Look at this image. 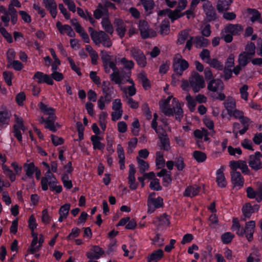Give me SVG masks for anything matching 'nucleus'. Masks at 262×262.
Instances as JSON below:
<instances>
[{
	"mask_svg": "<svg viewBox=\"0 0 262 262\" xmlns=\"http://www.w3.org/2000/svg\"><path fill=\"white\" fill-rule=\"evenodd\" d=\"M181 10L176 8L174 11H172L169 9V14L168 16L172 20H176L180 17H181L184 15V13H182Z\"/></svg>",
	"mask_w": 262,
	"mask_h": 262,
	"instance_id": "8fccbe9b",
	"label": "nucleus"
},
{
	"mask_svg": "<svg viewBox=\"0 0 262 262\" xmlns=\"http://www.w3.org/2000/svg\"><path fill=\"white\" fill-rule=\"evenodd\" d=\"M57 69V65L55 63H52V71H53L51 77L52 79H54L57 81H61L63 79V75L62 73L56 71Z\"/></svg>",
	"mask_w": 262,
	"mask_h": 262,
	"instance_id": "a19ab883",
	"label": "nucleus"
},
{
	"mask_svg": "<svg viewBox=\"0 0 262 262\" xmlns=\"http://www.w3.org/2000/svg\"><path fill=\"white\" fill-rule=\"evenodd\" d=\"M10 118V115L6 111L0 112V125L8 124L7 120Z\"/></svg>",
	"mask_w": 262,
	"mask_h": 262,
	"instance_id": "e2e57ef3",
	"label": "nucleus"
},
{
	"mask_svg": "<svg viewBox=\"0 0 262 262\" xmlns=\"http://www.w3.org/2000/svg\"><path fill=\"white\" fill-rule=\"evenodd\" d=\"M140 123L139 120L137 118H135L134 121L132 123V132L134 135L138 136L139 134V130L138 129L140 127Z\"/></svg>",
	"mask_w": 262,
	"mask_h": 262,
	"instance_id": "69168bd1",
	"label": "nucleus"
},
{
	"mask_svg": "<svg viewBox=\"0 0 262 262\" xmlns=\"http://www.w3.org/2000/svg\"><path fill=\"white\" fill-rule=\"evenodd\" d=\"M22 20L26 23L29 24L31 22L30 15L25 11L20 10L18 12Z\"/></svg>",
	"mask_w": 262,
	"mask_h": 262,
	"instance_id": "338daca9",
	"label": "nucleus"
},
{
	"mask_svg": "<svg viewBox=\"0 0 262 262\" xmlns=\"http://www.w3.org/2000/svg\"><path fill=\"white\" fill-rule=\"evenodd\" d=\"M56 26L61 34L66 33L69 36L74 37L76 34L72 27L69 25H62L61 23L58 21L56 24Z\"/></svg>",
	"mask_w": 262,
	"mask_h": 262,
	"instance_id": "aec40b11",
	"label": "nucleus"
},
{
	"mask_svg": "<svg viewBox=\"0 0 262 262\" xmlns=\"http://www.w3.org/2000/svg\"><path fill=\"white\" fill-rule=\"evenodd\" d=\"M149 187L151 189L156 191L162 189V187L160 185L159 180L157 178H154L152 179L150 183Z\"/></svg>",
	"mask_w": 262,
	"mask_h": 262,
	"instance_id": "052dcab7",
	"label": "nucleus"
},
{
	"mask_svg": "<svg viewBox=\"0 0 262 262\" xmlns=\"http://www.w3.org/2000/svg\"><path fill=\"white\" fill-rule=\"evenodd\" d=\"M43 4L50 12L52 16L55 18L57 15V5L54 0H43Z\"/></svg>",
	"mask_w": 262,
	"mask_h": 262,
	"instance_id": "393cba45",
	"label": "nucleus"
},
{
	"mask_svg": "<svg viewBox=\"0 0 262 262\" xmlns=\"http://www.w3.org/2000/svg\"><path fill=\"white\" fill-rule=\"evenodd\" d=\"M243 31V27L240 24H229L225 27L221 33L222 38L226 42H231L233 40V35H238Z\"/></svg>",
	"mask_w": 262,
	"mask_h": 262,
	"instance_id": "7ed1b4c3",
	"label": "nucleus"
},
{
	"mask_svg": "<svg viewBox=\"0 0 262 262\" xmlns=\"http://www.w3.org/2000/svg\"><path fill=\"white\" fill-rule=\"evenodd\" d=\"M247 12L248 14L252 15L250 20L252 22H254L260 18L261 16L259 11L255 9L248 8Z\"/></svg>",
	"mask_w": 262,
	"mask_h": 262,
	"instance_id": "09e8293b",
	"label": "nucleus"
},
{
	"mask_svg": "<svg viewBox=\"0 0 262 262\" xmlns=\"http://www.w3.org/2000/svg\"><path fill=\"white\" fill-rule=\"evenodd\" d=\"M260 157L261 154L258 151L255 152L254 155L250 156L248 162L249 166L254 170H258L261 168L262 164Z\"/></svg>",
	"mask_w": 262,
	"mask_h": 262,
	"instance_id": "dca6fc26",
	"label": "nucleus"
},
{
	"mask_svg": "<svg viewBox=\"0 0 262 262\" xmlns=\"http://www.w3.org/2000/svg\"><path fill=\"white\" fill-rule=\"evenodd\" d=\"M256 187V190L251 187L247 188V196L250 199H255L258 202H260L262 201V183L259 182H257Z\"/></svg>",
	"mask_w": 262,
	"mask_h": 262,
	"instance_id": "9d476101",
	"label": "nucleus"
},
{
	"mask_svg": "<svg viewBox=\"0 0 262 262\" xmlns=\"http://www.w3.org/2000/svg\"><path fill=\"white\" fill-rule=\"evenodd\" d=\"M160 140L162 145L161 149L166 151L170 150V141L167 136H165V137L160 138Z\"/></svg>",
	"mask_w": 262,
	"mask_h": 262,
	"instance_id": "5fc2aeb1",
	"label": "nucleus"
},
{
	"mask_svg": "<svg viewBox=\"0 0 262 262\" xmlns=\"http://www.w3.org/2000/svg\"><path fill=\"white\" fill-rule=\"evenodd\" d=\"M243 53H245L246 55L251 57L253 56L255 53V44L252 42L248 43L245 47V51Z\"/></svg>",
	"mask_w": 262,
	"mask_h": 262,
	"instance_id": "a18cd8bd",
	"label": "nucleus"
},
{
	"mask_svg": "<svg viewBox=\"0 0 262 262\" xmlns=\"http://www.w3.org/2000/svg\"><path fill=\"white\" fill-rule=\"evenodd\" d=\"M190 87L192 89L194 93L200 91L201 89L205 87V81L203 76L197 72H193L189 78Z\"/></svg>",
	"mask_w": 262,
	"mask_h": 262,
	"instance_id": "39448f33",
	"label": "nucleus"
},
{
	"mask_svg": "<svg viewBox=\"0 0 262 262\" xmlns=\"http://www.w3.org/2000/svg\"><path fill=\"white\" fill-rule=\"evenodd\" d=\"M201 190L200 186L194 185L189 186L186 188L184 192V196L192 197L198 194Z\"/></svg>",
	"mask_w": 262,
	"mask_h": 262,
	"instance_id": "2f4dec72",
	"label": "nucleus"
},
{
	"mask_svg": "<svg viewBox=\"0 0 262 262\" xmlns=\"http://www.w3.org/2000/svg\"><path fill=\"white\" fill-rule=\"evenodd\" d=\"M102 91L103 94V97H105L110 102L112 99V95L114 93V88L109 81H103L102 84Z\"/></svg>",
	"mask_w": 262,
	"mask_h": 262,
	"instance_id": "2eb2a0df",
	"label": "nucleus"
},
{
	"mask_svg": "<svg viewBox=\"0 0 262 262\" xmlns=\"http://www.w3.org/2000/svg\"><path fill=\"white\" fill-rule=\"evenodd\" d=\"M189 67L188 62L183 59L180 54H177L173 57L172 61V68L174 72L177 75L181 76L184 71Z\"/></svg>",
	"mask_w": 262,
	"mask_h": 262,
	"instance_id": "20e7f679",
	"label": "nucleus"
},
{
	"mask_svg": "<svg viewBox=\"0 0 262 262\" xmlns=\"http://www.w3.org/2000/svg\"><path fill=\"white\" fill-rule=\"evenodd\" d=\"M138 27L142 38H151L157 35L156 32L149 28L148 23L145 20H140Z\"/></svg>",
	"mask_w": 262,
	"mask_h": 262,
	"instance_id": "6e6552de",
	"label": "nucleus"
},
{
	"mask_svg": "<svg viewBox=\"0 0 262 262\" xmlns=\"http://www.w3.org/2000/svg\"><path fill=\"white\" fill-rule=\"evenodd\" d=\"M11 67L12 68L14 69L16 71H20L23 68V66L21 62L18 60H13V62H11L10 63L8 64V67Z\"/></svg>",
	"mask_w": 262,
	"mask_h": 262,
	"instance_id": "0e129e2a",
	"label": "nucleus"
},
{
	"mask_svg": "<svg viewBox=\"0 0 262 262\" xmlns=\"http://www.w3.org/2000/svg\"><path fill=\"white\" fill-rule=\"evenodd\" d=\"M103 63H105L108 67L111 69L113 71H117L118 68L116 66V61L117 59L115 58V61L111 60V56L107 55L106 57H102Z\"/></svg>",
	"mask_w": 262,
	"mask_h": 262,
	"instance_id": "58836bf2",
	"label": "nucleus"
},
{
	"mask_svg": "<svg viewBox=\"0 0 262 262\" xmlns=\"http://www.w3.org/2000/svg\"><path fill=\"white\" fill-rule=\"evenodd\" d=\"M114 25L117 35L120 38H123L127 31L126 23L121 19L115 18Z\"/></svg>",
	"mask_w": 262,
	"mask_h": 262,
	"instance_id": "9b49d317",
	"label": "nucleus"
},
{
	"mask_svg": "<svg viewBox=\"0 0 262 262\" xmlns=\"http://www.w3.org/2000/svg\"><path fill=\"white\" fill-rule=\"evenodd\" d=\"M169 32V25L168 21H163L160 25V32L163 35H167Z\"/></svg>",
	"mask_w": 262,
	"mask_h": 262,
	"instance_id": "6e6d98bb",
	"label": "nucleus"
},
{
	"mask_svg": "<svg viewBox=\"0 0 262 262\" xmlns=\"http://www.w3.org/2000/svg\"><path fill=\"white\" fill-rule=\"evenodd\" d=\"M224 105L229 114L236 108L235 100L232 97H228L224 102Z\"/></svg>",
	"mask_w": 262,
	"mask_h": 262,
	"instance_id": "c9c22d12",
	"label": "nucleus"
},
{
	"mask_svg": "<svg viewBox=\"0 0 262 262\" xmlns=\"http://www.w3.org/2000/svg\"><path fill=\"white\" fill-rule=\"evenodd\" d=\"M192 156L199 163L204 162L207 158V156L204 152L199 150H195L193 151Z\"/></svg>",
	"mask_w": 262,
	"mask_h": 262,
	"instance_id": "c03bdc74",
	"label": "nucleus"
},
{
	"mask_svg": "<svg viewBox=\"0 0 262 262\" xmlns=\"http://www.w3.org/2000/svg\"><path fill=\"white\" fill-rule=\"evenodd\" d=\"M137 5H142L144 8L145 14L149 15L153 12L155 3L154 0H140Z\"/></svg>",
	"mask_w": 262,
	"mask_h": 262,
	"instance_id": "412c9836",
	"label": "nucleus"
},
{
	"mask_svg": "<svg viewBox=\"0 0 262 262\" xmlns=\"http://www.w3.org/2000/svg\"><path fill=\"white\" fill-rule=\"evenodd\" d=\"M33 79L36 80L38 83H46L49 85H53L54 81L52 78L48 74H44L41 72L35 73Z\"/></svg>",
	"mask_w": 262,
	"mask_h": 262,
	"instance_id": "f3484780",
	"label": "nucleus"
},
{
	"mask_svg": "<svg viewBox=\"0 0 262 262\" xmlns=\"http://www.w3.org/2000/svg\"><path fill=\"white\" fill-rule=\"evenodd\" d=\"M57 183L58 181L56 179V181H54V182L49 184L48 186L50 187V189L51 191H55L56 193H59L62 191V188L61 185H57Z\"/></svg>",
	"mask_w": 262,
	"mask_h": 262,
	"instance_id": "bf43d9fd",
	"label": "nucleus"
},
{
	"mask_svg": "<svg viewBox=\"0 0 262 262\" xmlns=\"http://www.w3.org/2000/svg\"><path fill=\"white\" fill-rule=\"evenodd\" d=\"M92 40L96 45L102 43L104 47L110 48L112 42L108 35L103 31H98L92 38Z\"/></svg>",
	"mask_w": 262,
	"mask_h": 262,
	"instance_id": "423d86ee",
	"label": "nucleus"
},
{
	"mask_svg": "<svg viewBox=\"0 0 262 262\" xmlns=\"http://www.w3.org/2000/svg\"><path fill=\"white\" fill-rule=\"evenodd\" d=\"M91 250L95 253L96 259H99L104 253L103 249L98 246H93Z\"/></svg>",
	"mask_w": 262,
	"mask_h": 262,
	"instance_id": "774afa93",
	"label": "nucleus"
},
{
	"mask_svg": "<svg viewBox=\"0 0 262 262\" xmlns=\"http://www.w3.org/2000/svg\"><path fill=\"white\" fill-rule=\"evenodd\" d=\"M8 16H10V19L11 23L14 25L17 23V12L14 7H12V5H9L8 8L7 10Z\"/></svg>",
	"mask_w": 262,
	"mask_h": 262,
	"instance_id": "72a5a7b5",
	"label": "nucleus"
},
{
	"mask_svg": "<svg viewBox=\"0 0 262 262\" xmlns=\"http://www.w3.org/2000/svg\"><path fill=\"white\" fill-rule=\"evenodd\" d=\"M156 164L158 169L162 168L165 166V160L163 157V153L158 151L156 154Z\"/></svg>",
	"mask_w": 262,
	"mask_h": 262,
	"instance_id": "ea45409f",
	"label": "nucleus"
},
{
	"mask_svg": "<svg viewBox=\"0 0 262 262\" xmlns=\"http://www.w3.org/2000/svg\"><path fill=\"white\" fill-rule=\"evenodd\" d=\"M2 169L4 173L9 178L10 181L12 182H14L16 179L15 173L13 172L6 165L2 164Z\"/></svg>",
	"mask_w": 262,
	"mask_h": 262,
	"instance_id": "37998d69",
	"label": "nucleus"
},
{
	"mask_svg": "<svg viewBox=\"0 0 262 262\" xmlns=\"http://www.w3.org/2000/svg\"><path fill=\"white\" fill-rule=\"evenodd\" d=\"M102 28L107 33L112 34L114 32L113 25L108 18H103L101 20Z\"/></svg>",
	"mask_w": 262,
	"mask_h": 262,
	"instance_id": "e433bc0d",
	"label": "nucleus"
},
{
	"mask_svg": "<svg viewBox=\"0 0 262 262\" xmlns=\"http://www.w3.org/2000/svg\"><path fill=\"white\" fill-rule=\"evenodd\" d=\"M34 164L33 162L30 163H25L24 164V168L26 172V174L22 178V180L26 181L28 178L32 179L33 178V174L36 169Z\"/></svg>",
	"mask_w": 262,
	"mask_h": 262,
	"instance_id": "5701e85b",
	"label": "nucleus"
},
{
	"mask_svg": "<svg viewBox=\"0 0 262 262\" xmlns=\"http://www.w3.org/2000/svg\"><path fill=\"white\" fill-rule=\"evenodd\" d=\"M163 255L164 252L162 250L154 251L148 256V262H157L163 257Z\"/></svg>",
	"mask_w": 262,
	"mask_h": 262,
	"instance_id": "7c9ffc66",
	"label": "nucleus"
},
{
	"mask_svg": "<svg viewBox=\"0 0 262 262\" xmlns=\"http://www.w3.org/2000/svg\"><path fill=\"white\" fill-rule=\"evenodd\" d=\"M231 183L234 188L241 189L244 185V179L239 171L231 172Z\"/></svg>",
	"mask_w": 262,
	"mask_h": 262,
	"instance_id": "ddd939ff",
	"label": "nucleus"
},
{
	"mask_svg": "<svg viewBox=\"0 0 262 262\" xmlns=\"http://www.w3.org/2000/svg\"><path fill=\"white\" fill-rule=\"evenodd\" d=\"M0 12L3 13L4 14L1 16V18L2 21L4 23L5 27H8L9 22L10 21V17L8 16L7 10L3 6H0Z\"/></svg>",
	"mask_w": 262,
	"mask_h": 262,
	"instance_id": "49530a36",
	"label": "nucleus"
},
{
	"mask_svg": "<svg viewBox=\"0 0 262 262\" xmlns=\"http://www.w3.org/2000/svg\"><path fill=\"white\" fill-rule=\"evenodd\" d=\"M130 56L141 68H144L147 64L146 57L143 52L138 48L132 47L130 50Z\"/></svg>",
	"mask_w": 262,
	"mask_h": 262,
	"instance_id": "0eeeda50",
	"label": "nucleus"
},
{
	"mask_svg": "<svg viewBox=\"0 0 262 262\" xmlns=\"http://www.w3.org/2000/svg\"><path fill=\"white\" fill-rule=\"evenodd\" d=\"M234 237V235L232 233L226 232L222 235L221 239L224 244H228L232 241Z\"/></svg>",
	"mask_w": 262,
	"mask_h": 262,
	"instance_id": "13d9d810",
	"label": "nucleus"
},
{
	"mask_svg": "<svg viewBox=\"0 0 262 262\" xmlns=\"http://www.w3.org/2000/svg\"><path fill=\"white\" fill-rule=\"evenodd\" d=\"M186 100L187 102V106L191 112H193L195 110V107L196 104L195 100L189 94L186 96Z\"/></svg>",
	"mask_w": 262,
	"mask_h": 262,
	"instance_id": "864d4df0",
	"label": "nucleus"
},
{
	"mask_svg": "<svg viewBox=\"0 0 262 262\" xmlns=\"http://www.w3.org/2000/svg\"><path fill=\"white\" fill-rule=\"evenodd\" d=\"M118 62L123 66V68L126 70L130 71L134 67L135 63L132 60H128L125 57L118 58Z\"/></svg>",
	"mask_w": 262,
	"mask_h": 262,
	"instance_id": "4c0bfd02",
	"label": "nucleus"
},
{
	"mask_svg": "<svg viewBox=\"0 0 262 262\" xmlns=\"http://www.w3.org/2000/svg\"><path fill=\"white\" fill-rule=\"evenodd\" d=\"M232 229L235 231L236 233L239 236L245 235L249 242L253 239V235L255 227L254 221H250L246 223L245 228L241 227L237 218H233L232 220Z\"/></svg>",
	"mask_w": 262,
	"mask_h": 262,
	"instance_id": "f257e3e1",
	"label": "nucleus"
},
{
	"mask_svg": "<svg viewBox=\"0 0 262 262\" xmlns=\"http://www.w3.org/2000/svg\"><path fill=\"white\" fill-rule=\"evenodd\" d=\"M137 161L138 164L139 172L141 174L144 173L149 168L148 163L138 157H137Z\"/></svg>",
	"mask_w": 262,
	"mask_h": 262,
	"instance_id": "79ce46f5",
	"label": "nucleus"
},
{
	"mask_svg": "<svg viewBox=\"0 0 262 262\" xmlns=\"http://www.w3.org/2000/svg\"><path fill=\"white\" fill-rule=\"evenodd\" d=\"M56 178L54 174L52 173L50 169H49L45 174V176L42 177L41 180V188L43 190L46 191L48 189V185L49 184L56 181Z\"/></svg>",
	"mask_w": 262,
	"mask_h": 262,
	"instance_id": "a211bd4d",
	"label": "nucleus"
},
{
	"mask_svg": "<svg viewBox=\"0 0 262 262\" xmlns=\"http://www.w3.org/2000/svg\"><path fill=\"white\" fill-rule=\"evenodd\" d=\"M210 67L217 70H222L223 69V64L216 58L210 59L209 61H207Z\"/></svg>",
	"mask_w": 262,
	"mask_h": 262,
	"instance_id": "603ef678",
	"label": "nucleus"
},
{
	"mask_svg": "<svg viewBox=\"0 0 262 262\" xmlns=\"http://www.w3.org/2000/svg\"><path fill=\"white\" fill-rule=\"evenodd\" d=\"M209 43V40L203 36H197L194 37V45L196 48L207 47Z\"/></svg>",
	"mask_w": 262,
	"mask_h": 262,
	"instance_id": "cd10ccee",
	"label": "nucleus"
},
{
	"mask_svg": "<svg viewBox=\"0 0 262 262\" xmlns=\"http://www.w3.org/2000/svg\"><path fill=\"white\" fill-rule=\"evenodd\" d=\"M111 80L116 84H123V79L125 78V74L121 75L119 70L113 71L110 75Z\"/></svg>",
	"mask_w": 262,
	"mask_h": 262,
	"instance_id": "a878e982",
	"label": "nucleus"
},
{
	"mask_svg": "<svg viewBox=\"0 0 262 262\" xmlns=\"http://www.w3.org/2000/svg\"><path fill=\"white\" fill-rule=\"evenodd\" d=\"M174 162L175 166L179 171H182L186 166L184 158L182 157H176L174 159Z\"/></svg>",
	"mask_w": 262,
	"mask_h": 262,
	"instance_id": "3c124183",
	"label": "nucleus"
},
{
	"mask_svg": "<svg viewBox=\"0 0 262 262\" xmlns=\"http://www.w3.org/2000/svg\"><path fill=\"white\" fill-rule=\"evenodd\" d=\"M137 77L139 81L142 83L143 88L145 90H147L151 88L150 81L145 73L141 72L139 73Z\"/></svg>",
	"mask_w": 262,
	"mask_h": 262,
	"instance_id": "473e14b6",
	"label": "nucleus"
},
{
	"mask_svg": "<svg viewBox=\"0 0 262 262\" xmlns=\"http://www.w3.org/2000/svg\"><path fill=\"white\" fill-rule=\"evenodd\" d=\"M129 172H128V184L129 188L132 190H135L137 189L138 184L135 182L136 179L135 174L136 173V169L133 164H131L129 165Z\"/></svg>",
	"mask_w": 262,
	"mask_h": 262,
	"instance_id": "4be33fe9",
	"label": "nucleus"
},
{
	"mask_svg": "<svg viewBox=\"0 0 262 262\" xmlns=\"http://www.w3.org/2000/svg\"><path fill=\"white\" fill-rule=\"evenodd\" d=\"M200 58L207 63L210 60V51L206 49H203L199 54Z\"/></svg>",
	"mask_w": 262,
	"mask_h": 262,
	"instance_id": "680f3d73",
	"label": "nucleus"
},
{
	"mask_svg": "<svg viewBox=\"0 0 262 262\" xmlns=\"http://www.w3.org/2000/svg\"><path fill=\"white\" fill-rule=\"evenodd\" d=\"M155 193H151L148 197V212L150 213H152L156 209L162 207L164 204L163 199L160 196H158L157 198H154L153 196H155Z\"/></svg>",
	"mask_w": 262,
	"mask_h": 262,
	"instance_id": "1a4fd4ad",
	"label": "nucleus"
},
{
	"mask_svg": "<svg viewBox=\"0 0 262 262\" xmlns=\"http://www.w3.org/2000/svg\"><path fill=\"white\" fill-rule=\"evenodd\" d=\"M102 138L97 135H93L91 137V140L92 142L93 149L94 150H103L105 147V144L100 142Z\"/></svg>",
	"mask_w": 262,
	"mask_h": 262,
	"instance_id": "bb28decb",
	"label": "nucleus"
},
{
	"mask_svg": "<svg viewBox=\"0 0 262 262\" xmlns=\"http://www.w3.org/2000/svg\"><path fill=\"white\" fill-rule=\"evenodd\" d=\"M224 83L220 79H212L208 83L207 89L211 92L210 96L213 99L224 100L226 96L222 93H218V91H222L224 89Z\"/></svg>",
	"mask_w": 262,
	"mask_h": 262,
	"instance_id": "f03ea898",
	"label": "nucleus"
},
{
	"mask_svg": "<svg viewBox=\"0 0 262 262\" xmlns=\"http://www.w3.org/2000/svg\"><path fill=\"white\" fill-rule=\"evenodd\" d=\"M71 205L70 204L66 203L61 206L59 210V214L63 216H68L70 209Z\"/></svg>",
	"mask_w": 262,
	"mask_h": 262,
	"instance_id": "4d7b16f0",
	"label": "nucleus"
},
{
	"mask_svg": "<svg viewBox=\"0 0 262 262\" xmlns=\"http://www.w3.org/2000/svg\"><path fill=\"white\" fill-rule=\"evenodd\" d=\"M259 206L258 205L255 204L252 206L249 203L245 204L242 208V212L244 218L242 219L243 221H246V219H249L252 214L255 212L258 211Z\"/></svg>",
	"mask_w": 262,
	"mask_h": 262,
	"instance_id": "4468645a",
	"label": "nucleus"
},
{
	"mask_svg": "<svg viewBox=\"0 0 262 262\" xmlns=\"http://www.w3.org/2000/svg\"><path fill=\"white\" fill-rule=\"evenodd\" d=\"M251 58V57L246 55L245 53H242L238 56V64L243 67H245Z\"/></svg>",
	"mask_w": 262,
	"mask_h": 262,
	"instance_id": "de8ad7c7",
	"label": "nucleus"
},
{
	"mask_svg": "<svg viewBox=\"0 0 262 262\" xmlns=\"http://www.w3.org/2000/svg\"><path fill=\"white\" fill-rule=\"evenodd\" d=\"M169 103V102L166 99L161 100L159 102L160 110L166 116H170L173 115V108L168 107Z\"/></svg>",
	"mask_w": 262,
	"mask_h": 262,
	"instance_id": "c85d7f7f",
	"label": "nucleus"
},
{
	"mask_svg": "<svg viewBox=\"0 0 262 262\" xmlns=\"http://www.w3.org/2000/svg\"><path fill=\"white\" fill-rule=\"evenodd\" d=\"M232 3V0H219L216 5V9L219 12L227 11Z\"/></svg>",
	"mask_w": 262,
	"mask_h": 262,
	"instance_id": "f704fd0d",
	"label": "nucleus"
},
{
	"mask_svg": "<svg viewBox=\"0 0 262 262\" xmlns=\"http://www.w3.org/2000/svg\"><path fill=\"white\" fill-rule=\"evenodd\" d=\"M152 223L158 228L161 227L168 226L170 225V217L166 214L164 213L159 217H155Z\"/></svg>",
	"mask_w": 262,
	"mask_h": 262,
	"instance_id": "6ab92c4d",
	"label": "nucleus"
},
{
	"mask_svg": "<svg viewBox=\"0 0 262 262\" xmlns=\"http://www.w3.org/2000/svg\"><path fill=\"white\" fill-rule=\"evenodd\" d=\"M203 10L209 21L214 20L216 19V13L214 8L211 3L208 1L203 4Z\"/></svg>",
	"mask_w": 262,
	"mask_h": 262,
	"instance_id": "f8f14e48",
	"label": "nucleus"
},
{
	"mask_svg": "<svg viewBox=\"0 0 262 262\" xmlns=\"http://www.w3.org/2000/svg\"><path fill=\"white\" fill-rule=\"evenodd\" d=\"M216 182L217 185L221 188L225 187L227 185V181L222 168H220L216 171Z\"/></svg>",
	"mask_w": 262,
	"mask_h": 262,
	"instance_id": "c756f323",
	"label": "nucleus"
},
{
	"mask_svg": "<svg viewBox=\"0 0 262 262\" xmlns=\"http://www.w3.org/2000/svg\"><path fill=\"white\" fill-rule=\"evenodd\" d=\"M173 104V111L176 116L177 120L180 121L183 116V111L181 107L180 104L177 99L176 98H173L172 101Z\"/></svg>",
	"mask_w": 262,
	"mask_h": 262,
	"instance_id": "b1692460",
	"label": "nucleus"
}]
</instances>
